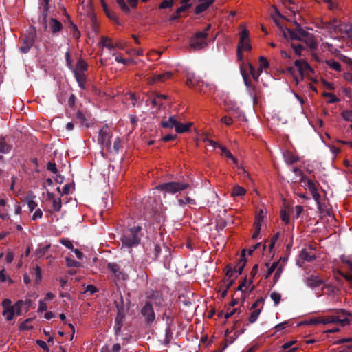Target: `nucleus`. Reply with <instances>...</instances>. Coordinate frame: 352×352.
<instances>
[{
  "label": "nucleus",
  "mask_w": 352,
  "mask_h": 352,
  "mask_svg": "<svg viewBox=\"0 0 352 352\" xmlns=\"http://www.w3.org/2000/svg\"><path fill=\"white\" fill-rule=\"evenodd\" d=\"M274 21L278 27L283 37L287 40H301V38H302V36L307 35L308 32L305 30L297 22H295L296 28L293 30L288 28H284L277 19L274 18Z\"/></svg>",
  "instance_id": "obj_2"
},
{
  "label": "nucleus",
  "mask_w": 352,
  "mask_h": 352,
  "mask_svg": "<svg viewBox=\"0 0 352 352\" xmlns=\"http://www.w3.org/2000/svg\"><path fill=\"white\" fill-rule=\"evenodd\" d=\"M146 301H151V304H155L157 307H160L163 305L164 299L162 298V294L159 291H151L146 292Z\"/></svg>",
  "instance_id": "obj_10"
},
{
  "label": "nucleus",
  "mask_w": 352,
  "mask_h": 352,
  "mask_svg": "<svg viewBox=\"0 0 352 352\" xmlns=\"http://www.w3.org/2000/svg\"><path fill=\"white\" fill-rule=\"evenodd\" d=\"M114 304L116 305V308L117 310V313H124V302H123V298L120 297V301H115Z\"/></svg>",
  "instance_id": "obj_47"
},
{
  "label": "nucleus",
  "mask_w": 352,
  "mask_h": 352,
  "mask_svg": "<svg viewBox=\"0 0 352 352\" xmlns=\"http://www.w3.org/2000/svg\"><path fill=\"white\" fill-rule=\"evenodd\" d=\"M190 7H191V4H187V5H183L181 7L178 8L175 11V13L174 14H173L172 16H170L169 20L170 21L177 20V19H179L180 13L186 11Z\"/></svg>",
  "instance_id": "obj_20"
},
{
  "label": "nucleus",
  "mask_w": 352,
  "mask_h": 352,
  "mask_svg": "<svg viewBox=\"0 0 352 352\" xmlns=\"http://www.w3.org/2000/svg\"><path fill=\"white\" fill-rule=\"evenodd\" d=\"M296 342H297L296 340H292V341H289V342H285L281 346L283 352H294V351H295L298 349V346H294V347H292V346L293 345H294Z\"/></svg>",
  "instance_id": "obj_21"
},
{
  "label": "nucleus",
  "mask_w": 352,
  "mask_h": 352,
  "mask_svg": "<svg viewBox=\"0 0 352 352\" xmlns=\"http://www.w3.org/2000/svg\"><path fill=\"white\" fill-rule=\"evenodd\" d=\"M261 311V309H253V311L251 313L248 318L249 322L251 324L254 323L257 320Z\"/></svg>",
  "instance_id": "obj_35"
},
{
  "label": "nucleus",
  "mask_w": 352,
  "mask_h": 352,
  "mask_svg": "<svg viewBox=\"0 0 352 352\" xmlns=\"http://www.w3.org/2000/svg\"><path fill=\"white\" fill-rule=\"evenodd\" d=\"M284 159L285 162L289 165H292L298 161V157L294 155L290 152L284 153Z\"/></svg>",
  "instance_id": "obj_25"
},
{
  "label": "nucleus",
  "mask_w": 352,
  "mask_h": 352,
  "mask_svg": "<svg viewBox=\"0 0 352 352\" xmlns=\"http://www.w3.org/2000/svg\"><path fill=\"white\" fill-rule=\"evenodd\" d=\"M65 60H66V65L67 66V67L72 71L73 72L74 70H75V68L73 67L72 65V60L70 58V54H69V52H67L65 53Z\"/></svg>",
  "instance_id": "obj_55"
},
{
  "label": "nucleus",
  "mask_w": 352,
  "mask_h": 352,
  "mask_svg": "<svg viewBox=\"0 0 352 352\" xmlns=\"http://www.w3.org/2000/svg\"><path fill=\"white\" fill-rule=\"evenodd\" d=\"M65 261H66V264L68 267H79L80 263V262L76 261V260H74L72 258H65Z\"/></svg>",
  "instance_id": "obj_57"
},
{
  "label": "nucleus",
  "mask_w": 352,
  "mask_h": 352,
  "mask_svg": "<svg viewBox=\"0 0 352 352\" xmlns=\"http://www.w3.org/2000/svg\"><path fill=\"white\" fill-rule=\"evenodd\" d=\"M50 248V245H46L43 248H38L36 250V256L41 257V256H44L46 254V252L48 251Z\"/></svg>",
  "instance_id": "obj_46"
},
{
  "label": "nucleus",
  "mask_w": 352,
  "mask_h": 352,
  "mask_svg": "<svg viewBox=\"0 0 352 352\" xmlns=\"http://www.w3.org/2000/svg\"><path fill=\"white\" fill-rule=\"evenodd\" d=\"M174 5V0H163L159 6L160 9L170 8Z\"/></svg>",
  "instance_id": "obj_44"
},
{
  "label": "nucleus",
  "mask_w": 352,
  "mask_h": 352,
  "mask_svg": "<svg viewBox=\"0 0 352 352\" xmlns=\"http://www.w3.org/2000/svg\"><path fill=\"white\" fill-rule=\"evenodd\" d=\"M76 119L79 121L81 125L85 126L86 127L89 126L86 116L80 111H78V112L76 113Z\"/></svg>",
  "instance_id": "obj_30"
},
{
  "label": "nucleus",
  "mask_w": 352,
  "mask_h": 352,
  "mask_svg": "<svg viewBox=\"0 0 352 352\" xmlns=\"http://www.w3.org/2000/svg\"><path fill=\"white\" fill-rule=\"evenodd\" d=\"M34 275L35 276V283L38 284L42 279L41 268L38 265H36L34 268Z\"/></svg>",
  "instance_id": "obj_40"
},
{
  "label": "nucleus",
  "mask_w": 352,
  "mask_h": 352,
  "mask_svg": "<svg viewBox=\"0 0 352 352\" xmlns=\"http://www.w3.org/2000/svg\"><path fill=\"white\" fill-rule=\"evenodd\" d=\"M107 268L116 276H119L121 273L120 266L116 263H109Z\"/></svg>",
  "instance_id": "obj_29"
},
{
  "label": "nucleus",
  "mask_w": 352,
  "mask_h": 352,
  "mask_svg": "<svg viewBox=\"0 0 352 352\" xmlns=\"http://www.w3.org/2000/svg\"><path fill=\"white\" fill-rule=\"evenodd\" d=\"M39 1V10L41 13L42 23L45 28H47V17L49 11V1L50 0H38Z\"/></svg>",
  "instance_id": "obj_12"
},
{
  "label": "nucleus",
  "mask_w": 352,
  "mask_h": 352,
  "mask_svg": "<svg viewBox=\"0 0 352 352\" xmlns=\"http://www.w3.org/2000/svg\"><path fill=\"white\" fill-rule=\"evenodd\" d=\"M342 116L344 120L352 122V110H346L342 113Z\"/></svg>",
  "instance_id": "obj_58"
},
{
  "label": "nucleus",
  "mask_w": 352,
  "mask_h": 352,
  "mask_svg": "<svg viewBox=\"0 0 352 352\" xmlns=\"http://www.w3.org/2000/svg\"><path fill=\"white\" fill-rule=\"evenodd\" d=\"M47 169L54 174L57 173L58 172L56 165L54 162H49L47 164Z\"/></svg>",
  "instance_id": "obj_64"
},
{
  "label": "nucleus",
  "mask_w": 352,
  "mask_h": 352,
  "mask_svg": "<svg viewBox=\"0 0 352 352\" xmlns=\"http://www.w3.org/2000/svg\"><path fill=\"white\" fill-rule=\"evenodd\" d=\"M27 203L30 210L33 211L36 207L37 206V204L32 199V197L30 196H28L26 197Z\"/></svg>",
  "instance_id": "obj_52"
},
{
  "label": "nucleus",
  "mask_w": 352,
  "mask_h": 352,
  "mask_svg": "<svg viewBox=\"0 0 352 352\" xmlns=\"http://www.w3.org/2000/svg\"><path fill=\"white\" fill-rule=\"evenodd\" d=\"M104 12L109 19H111V21H113L115 23H116L118 25L120 24L119 19H118L116 14L114 12H113L109 9L108 10H107Z\"/></svg>",
  "instance_id": "obj_42"
},
{
  "label": "nucleus",
  "mask_w": 352,
  "mask_h": 352,
  "mask_svg": "<svg viewBox=\"0 0 352 352\" xmlns=\"http://www.w3.org/2000/svg\"><path fill=\"white\" fill-rule=\"evenodd\" d=\"M172 339H173V331H172L171 327H170V324H168V326H166V328L165 329V335H164V338L163 340V344L165 346H168L170 344Z\"/></svg>",
  "instance_id": "obj_22"
},
{
  "label": "nucleus",
  "mask_w": 352,
  "mask_h": 352,
  "mask_svg": "<svg viewBox=\"0 0 352 352\" xmlns=\"http://www.w3.org/2000/svg\"><path fill=\"white\" fill-rule=\"evenodd\" d=\"M111 138L110 129L108 126L105 124L99 131L98 138V143L109 149L111 147Z\"/></svg>",
  "instance_id": "obj_8"
},
{
  "label": "nucleus",
  "mask_w": 352,
  "mask_h": 352,
  "mask_svg": "<svg viewBox=\"0 0 352 352\" xmlns=\"http://www.w3.org/2000/svg\"><path fill=\"white\" fill-rule=\"evenodd\" d=\"M291 47L294 50V53L296 56H302V51L305 50V47L303 45H302L300 43H292Z\"/></svg>",
  "instance_id": "obj_32"
},
{
  "label": "nucleus",
  "mask_w": 352,
  "mask_h": 352,
  "mask_svg": "<svg viewBox=\"0 0 352 352\" xmlns=\"http://www.w3.org/2000/svg\"><path fill=\"white\" fill-rule=\"evenodd\" d=\"M49 26L51 30V32L53 34H56L59 32L63 28L62 23L57 19L53 18L50 19Z\"/></svg>",
  "instance_id": "obj_17"
},
{
  "label": "nucleus",
  "mask_w": 352,
  "mask_h": 352,
  "mask_svg": "<svg viewBox=\"0 0 352 352\" xmlns=\"http://www.w3.org/2000/svg\"><path fill=\"white\" fill-rule=\"evenodd\" d=\"M320 323L329 324V323H338L341 326H345L349 323V320L346 318L344 319H340L336 316H327L320 319Z\"/></svg>",
  "instance_id": "obj_13"
},
{
  "label": "nucleus",
  "mask_w": 352,
  "mask_h": 352,
  "mask_svg": "<svg viewBox=\"0 0 352 352\" xmlns=\"http://www.w3.org/2000/svg\"><path fill=\"white\" fill-rule=\"evenodd\" d=\"M249 68H250V72L252 78L254 80H258L260 74H258V72H256L254 67L251 63L249 64Z\"/></svg>",
  "instance_id": "obj_59"
},
{
  "label": "nucleus",
  "mask_w": 352,
  "mask_h": 352,
  "mask_svg": "<svg viewBox=\"0 0 352 352\" xmlns=\"http://www.w3.org/2000/svg\"><path fill=\"white\" fill-rule=\"evenodd\" d=\"M239 334L237 333H234V336L230 338V340L228 342V340H225V343L223 344L222 349L219 352H223L228 346V344H232L234 341L238 338Z\"/></svg>",
  "instance_id": "obj_56"
},
{
  "label": "nucleus",
  "mask_w": 352,
  "mask_h": 352,
  "mask_svg": "<svg viewBox=\"0 0 352 352\" xmlns=\"http://www.w3.org/2000/svg\"><path fill=\"white\" fill-rule=\"evenodd\" d=\"M190 186L188 182H170L164 183L156 186V189L170 194H175L186 190Z\"/></svg>",
  "instance_id": "obj_3"
},
{
  "label": "nucleus",
  "mask_w": 352,
  "mask_h": 352,
  "mask_svg": "<svg viewBox=\"0 0 352 352\" xmlns=\"http://www.w3.org/2000/svg\"><path fill=\"white\" fill-rule=\"evenodd\" d=\"M204 84L203 81L199 80L198 76H196L194 74H188L186 79V85L195 89L201 91L199 87Z\"/></svg>",
  "instance_id": "obj_11"
},
{
  "label": "nucleus",
  "mask_w": 352,
  "mask_h": 352,
  "mask_svg": "<svg viewBox=\"0 0 352 352\" xmlns=\"http://www.w3.org/2000/svg\"><path fill=\"white\" fill-rule=\"evenodd\" d=\"M302 37V38H301V40H298L299 41L305 43L306 45L309 47L311 50H315L317 49L318 43L312 34L307 32V36Z\"/></svg>",
  "instance_id": "obj_14"
},
{
  "label": "nucleus",
  "mask_w": 352,
  "mask_h": 352,
  "mask_svg": "<svg viewBox=\"0 0 352 352\" xmlns=\"http://www.w3.org/2000/svg\"><path fill=\"white\" fill-rule=\"evenodd\" d=\"M140 312L144 318L146 324L151 326L155 320V314L151 302L146 301Z\"/></svg>",
  "instance_id": "obj_6"
},
{
  "label": "nucleus",
  "mask_w": 352,
  "mask_h": 352,
  "mask_svg": "<svg viewBox=\"0 0 352 352\" xmlns=\"http://www.w3.org/2000/svg\"><path fill=\"white\" fill-rule=\"evenodd\" d=\"M278 262L276 261V262H274L272 265L268 268V270L265 276V278H269L272 274L274 272V270L277 268L278 267Z\"/></svg>",
  "instance_id": "obj_54"
},
{
  "label": "nucleus",
  "mask_w": 352,
  "mask_h": 352,
  "mask_svg": "<svg viewBox=\"0 0 352 352\" xmlns=\"http://www.w3.org/2000/svg\"><path fill=\"white\" fill-rule=\"evenodd\" d=\"M60 243L63 245L64 246L67 247L69 249L74 250V245L71 241H69L67 239H61L60 240Z\"/></svg>",
  "instance_id": "obj_61"
},
{
  "label": "nucleus",
  "mask_w": 352,
  "mask_h": 352,
  "mask_svg": "<svg viewBox=\"0 0 352 352\" xmlns=\"http://www.w3.org/2000/svg\"><path fill=\"white\" fill-rule=\"evenodd\" d=\"M71 32L73 35V37L75 38H78L80 36V32L78 30L77 26L74 24L72 22L71 23Z\"/></svg>",
  "instance_id": "obj_50"
},
{
  "label": "nucleus",
  "mask_w": 352,
  "mask_h": 352,
  "mask_svg": "<svg viewBox=\"0 0 352 352\" xmlns=\"http://www.w3.org/2000/svg\"><path fill=\"white\" fill-rule=\"evenodd\" d=\"M208 36L207 32H197L190 39V46L199 50L207 46L206 39Z\"/></svg>",
  "instance_id": "obj_5"
},
{
  "label": "nucleus",
  "mask_w": 352,
  "mask_h": 352,
  "mask_svg": "<svg viewBox=\"0 0 352 352\" xmlns=\"http://www.w3.org/2000/svg\"><path fill=\"white\" fill-rule=\"evenodd\" d=\"M62 204L60 198L58 199H54L52 201V208L56 212H59L61 209Z\"/></svg>",
  "instance_id": "obj_49"
},
{
  "label": "nucleus",
  "mask_w": 352,
  "mask_h": 352,
  "mask_svg": "<svg viewBox=\"0 0 352 352\" xmlns=\"http://www.w3.org/2000/svg\"><path fill=\"white\" fill-rule=\"evenodd\" d=\"M23 304V302L22 300H19L13 306L14 307V313L16 312L17 315L21 314V306Z\"/></svg>",
  "instance_id": "obj_63"
},
{
  "label": "nucleus",
  "mask_w": 352,
  "mask_h": 352,
  "mask_svg": "<svg viewBox=\"0 0 352 352\" xmlns=\"http://www.w3.org/2000/svg\"><path fill=\"white\" fill-rule=\"evenodd\" d=\"M177 122L174 116H170L168 120H162L161 125L163 128H173L175 127Z\"/></svg>",
  "instance_id": "obj_23"
},
{
  "label": "nucleus",
  "mask_w": 352,
  "mask_h": 352,
  "mask_svg": "<svg viewBox=\"0 0 352 352\" xmlns=\"http://www.w3.org/2000/svg\"><path fill=\"white\" fill-rule=\"evenodd\" d=\"M300 257L308 262H311L316 259V256L314 254H311L306 250L303 249L300 252Z\"/></svg>",
  "instance_id": "obj_31"
},
{
  "label": "nucleus",
  "mask_w": 352,
  "mask_h": 352,
  "mask_svg": "<svg viewBox=\"0 0 352 352\" xmlns=\"http://www.w3.org/2000/svg\"><path fill=\"white\" fill-rule=\"evenodd\" d=\"M327 64L333 69L337 72L341 71V65L339 62L334 60H329L326 61Z\"/></svg>",
  "instance_id": "obj_33"
},
{
  "label": "nucleus",
  "mask_w": 352,
  "mask_h": 352,
  "mask_svg": "<svg viewBox=\"0 0 352 352\" xmlns=\"http://www.w3.org/2000/svg\"><path fill=\"white\" fill-rule=\"evenodd\" d=\"M226 275L228 278H231L233 276L234 272H236V268L233 267L230 264H228L225 267Z\"/></svg>",
  "instance_id": "obj_48"
},
{
  "label": "nucleus",
  "mask_w": 352,
  "mask_h": 352,
  "mask_svg": "<svg viewBox=\"0 0 352 352\" xmlns=\"http://www.w3.org/2000/svg\"><path fill=\"white\" fill-rule=\"evenodd\" d=\"M211 6V1L208 3H200L197 5L195 8V13L196 14H200L201 13L205 12L208 8Z\"/></svg>",
  "instance_id": "obj_24"
},
{
  "label": "nucleus",
  "mask_w": 352,
  "mask_h": 352,
  "mask_svg": "<svg viewBox=\"0 0 352 352\" xmlns=\"http://www.w3.org/2000/svg\"><path fill=\"white\" fill-rule=\"evenodd\" d=\"M173 73L170 72H166L162 74H155L149 78V84H154L157 82H165L166 80L172 77Z\"/></svg>",
  "instance_id": "obj_16"
},
{
  "label": "nucleus",
  "mask_w": 352,
  "mask_h": 352,
  "mask_svg": "<svg viewBox=\"0 0 352 352\" xmlns=\"http://www.w3.org/2000/svg\"><path fill=\"white\" fill-rule=\"evenodd\" d=\"M178 204L180 206H184L186 204L196 205V201L195 199L187 197H186L185 199H178Z\"/></svg>",
  "instance_id": "obj_45"
},
{
  "label": "nucleus",
  "mask_w": 352,
  "mask_h": 352,
  "mask_svg": "<svg viewBox=\"0 0 352 352\" xmlns=\"http://www.w3.org/2000/svg\"><path fill=\"white\" fill-rule=\"evenodd\" d=\"M220 149L221 151V155H224L227 158L230 159L231 160H232L234 164L238 165L237 159L232 155V154L230 153L229 150H228L226 147L223 146L221 147Z\"/></svg>",
  "instance_id": "obj_27"
},
{
  "label": "nucleus",
  "mask_w": 352,
  "mask_h": 352,
  "mask_svg": "<svg viewBox=\"0 0 352 352\" xmlns=\"http://www.w3.org/2000/svg\"><path fill=\"white\" fill-rule=\"evenodd\" d=\"M124 318L125 313H117L115 318V324L113 327L116 336H119L120 334Z\"/></svg>",
  "instance_id": "obj_15"
},
{
  "label": "nucleus",
  "mask_w": 352,
  "mask_h": 352,
  "mask_svg": "<svg viewBox=\"0 0 352 352\" xmlns=\"http://www.w3.org/2000/svg\"><path fill=\"white\" fill-rule=\"evenodd\" d=\"M152 245L153 246V259H156L159 256L160 252H161V247L159 244L157 243H153Z\"/></svg>",
  "instance_id": "obj_51"
},
{
  "label": "nucleus",
  "mask_w": 352,
  "mask_h": 352,
  "mask_svg": "<svg viewBox=\"0 0 352 352\" xmlns=\"http://www.w3.org/2000/svg\"><path fill=\"white\" fill-rule=\"evenodd\" d=\"M246 192L245 189L240 186L239 185H236L233 187L232 191V197H241L243 196Z\"/></svg>",
  "instance_id": "obj_26"
},
{
  "label": "nucleus",
  "mask_w": 352,
  "mask_h": 352,
  "mask_svg": "<svg viewBox=\"0 0 352 352\" xmlns=\"http://www.w3.org/2000/svg\"><path fill=\"white\" fill-rule=\"evenodd\" d=\"M88 65L84 60L82 58H79L78 60L77 64H76V68H75L76 70L80 72H85L87 70Z\"/></svg>",
  "instance_id": "obj_28"
},
{
  "label": "nucleus",
  "mask_w": 352,
  "mask_h": 352,
  "mask_svg": "<svg viewBox=\"0 0 352 352\" xmlns=\"http://www.w3.org/2000/svg\"><path fill=\"white\" fill-rule=\"evenodd\" d=\"M12 149V145L6 142L5 137L0 136V153H9Z\"/></svg>",
  "instance_id": "obj_18"
},
{
  "label": "nucleus",
  "mask_w": 352,
  "mask_h": 352,
  "mask_svg": "<svg viewBox=\"0 0 352 352\" xmlns=\"http://www.w3.org/2000/svg\"><path fill=\"white\" fill-rule=\"evenodd\" d=\"M270 297L272 299V300L274 301V304L276 305H277L280 300H281V295L280 294H279L278 292H273L271 294H270Z\"/></svg>",
  "instance_id": "obj_53"
},
{
  "label": "nucleus",
  "mask_w": 352,
  "mask_h": 352,
  "mask_svg": "<svg viewBox=\"0 0 352 352\" xmlns=\"http://www.w3.org/2000/svg\"><path fill=\"white\" fill-rule=\"evenodd\" d=\"M142 236L141 226H136L124 230L120 238L122 248H131L138 246L140 243Z\"/></svg>",
  "instance_id": "obj_1"
},
{
  "label": "nucleus",
  "mask_w": 352,
  "mask_h": 352,
  "mask_svg": "<svg viewBox=\"0 0 352 352\" xmlns=\"http://www.w3.org/2000/svg\"><path fill=\"white\" fill-rule=\"evenodd\" d=\"M116 2L124 13L129 14L130 12V9L124 0H116Z\"/></svg>",
  "instance_id": "obj_37"
},
{
  "label": "nucleus",
  "mask_w": 352,
  "mask_h": 352,
  "mask_svg": "<svg viewBox=\"0 0 352 352\" xmlns=\"http://www.w3.org/2000/svg\"><path fill=\"white\" fill-rule=\"evenodd\" d=\"M324 97H328L329 98L328 103L333 104L338 102L340 100L333 94L330 92H324L322 94Z\"/></svg>",
  "instance_id": "obj_43"
},
{
  "label": "nucleus",
  "mask_w": 352,
  "mask_h": 352,
  "mask_svg": "<svg viewBox=\"0 0 352 352\" xmlns=\"http://www.w3.org/2000/svg\"><path fill=\"white\" fill-rule=\"evenodd\" d=\"M245 252L246 250L245 249H243L241 251L240 259L239 260L236 267L243 266V267H245L247 263V259L245 258Z\"/></svg>",
  "instance_id": "obj_41"
},
{
  "label": "nucleus",
  "mask_w": 352,
  "mask_h": 352,
  "mask_svg": "<svg viewBox=\"0 0 352 352\" xmlns=\"http://www.w3.org/2000/svg\"><path fill=\"white\" fill-rule=\"evenodd\" d=\"M2 315L5 316L6 319L8 321L12 320L14 316V307L4 309L2 312Z\"/></svg>",
  "instance_id": "obj_34"
},
{
  "label": "nucleus",
  "mask_w": 352,
  "mask_h": 352,
  "mask_svg": "<svg viewBox=\"0 0 352 352\" xmlns=\"http://www.w3.org/2000/svg\"><path fill=\"white\" fill-rule=\"evenodd\" d=\"M101 42L104 47H107L109 50H112L115 47L114 45L112 43L111 39L108 37H102Z\"/></svg>",
  "instance_id": "obj_38"
},
{
  "label": "nucleus",
  "mask_w": 352,
  "mask_h": 352,
  "mask_svg": "<svg viewBox=\"0 0 352 352\" xmlns=\"http://www.w3.org/2000/svg\"><path fill=\"white\" fill-rule=\"evenodd\" d=\"M151 104L153 107L161 108L162 107V103L161 100L156 95L151 100Z\"/></svg>",
  "instance_id": "obj_60"
},
{
  "label": "nucleus",
  "mask_w": 352,
  "mask_h": 352,
  "mask_svg": "<svg viewBox=\"0 0 352 352\" xmlns=\"http://www.w3.org/2000/svg\"><path fill=\"white\" fill-rule=\"evenodd\" d=\"M36 38V30L31 27L27 30L24 38L23 39L22 45L20 47L21 52L26 54L28 53L31 47L33 46Z\"/></svg>",
  "instance_id": "obj_4"
},
{
  "label": "nucleus",
  "mask_w": 352,
  "mask_h": 352,
  "mask_svg": "<svg viewBox=\"0 0 352 352\" xmlns=\"http://www.w3.org/2000/svg\"><path fill=\"white\" fill-rule=\"evenodd\" d=\"M305 283L308 287L312 289L319 287L321 285H323V290L325 289L326 288L332 287V285L331 284H324V281L319 276H316L314 274L310 275L306 278Z\"/></svg>",
  "instance_id": "obj_7"
},
{
  "label": "nucleus",
  "mask_w": 352,
  "mask_h": 352,
  "mask_svg": "<svg viewBox=\"0 0 352 352\" xmlns=\"http://www.w3.org/2000/svg\"><path fill=\"white\" fill-rule=\"evenodd\" d=\"M263 219H264V213H263V211L262 210H260L256 215V217H255V222H254V226H259L261 227L262 226V223L263 221Z\"/></svg>",
  "instance_id": "obj_36"
},
{
  "label": "nucleus",
  "mask_w": 352,
  "mask_h": 352,
  "mask_svg": "<svg viewBox=\"0 0 352 352\" xmlns=\"http://www.w3.org/2000/svg\"><path fill=\"white\" fill-rule=\"evenodd\" d=\"M192 126L191 122H188L187 124H182L179 122H177V124H176L175 129V131L177 133H183L185 132H188L190 130V127Z\"/></svg>",
  "instance_id": "obj_19"
},
{
  "label": "nucleus",
  "mask_w": 352,
  "mask_h": 352,
  "mask_svg": "<svg viewBox=\"0 0 352 352\" xmlns=\"http://www.w3.org/2000/svg\"><path fill=\"white\" fill-rule=\"evenodd\" d=\"M241 50L250 51L252 46L250 43L249 31L247 29H243L240 33V40L237 45Z\"/></svg>",
  "instance_id": "obj_9"
},
{
  "label": "nucleus",
  "mask_w": 352,
  "mask_h": 352,
  "mask_svg": "<svg viewBox=\"0 0 352 352\" xmlns=\"http://www.w3.org/2000/svg\"><path fill=\"white\" fill-rule=\"evenodd\" d=\"M313 199L315 200V201L317 204L318 209L321 210L322 209V204L320 202V195L318 192H314V194L312 195Z\"/></svg>",
  "instance_id": "obj_62"
},
{
  "label": "nucleus",
  "mask_w": 352,
  "mask_h": 352,
  "mask_svg": "<svg viewBox=\"0 0 352 352\" xmlns=\"http://www.w3.org/2000/svg\"><path fill=\"white\" fill-rule=\"evenodd\" d=\"M72 72L74 74V77L76 81H85L87 80V76L85 72H80L76 69Z\"/></svg>",
  "instance_id": "obj_39"
}]
</instances>
